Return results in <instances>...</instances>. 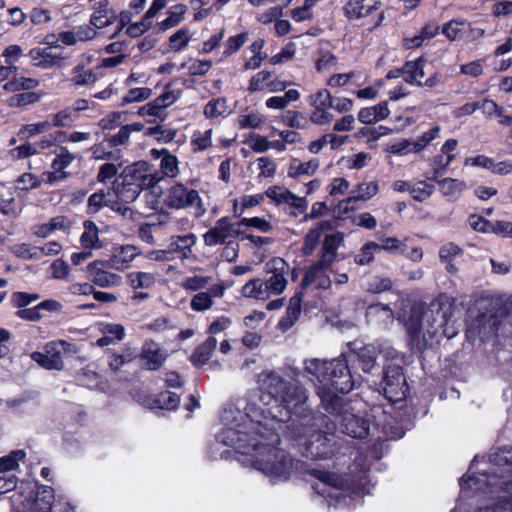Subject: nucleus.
<instances>
[{"label": "nucleus", "instance_id": "obj_18", "mask_svg": "<svg viewBox=\"0 0 512 512\" xmlns=\"http://www.w3.org/2000/svg\"><path fill=\"white\" fill-rule=\"evenodd\" d=\"M225 292V287L222 284L213 285L206 292L196 293L190 301V308L196 312H204L209 310L215 298H222Z\"/></svg>", "mask_w": 512, "mask_h": 512}, {"label": "nucleus", "instance_id": "obj_15", "mask_svg": "<svg viewBox=\"0 0 512 512\" xmlns=\"http://www.w3.org/2000/svg\"><path fill=\"white\" fill-rule=\"evenodd\" d=\"M105 267H108L107 261H94L89 263L87 266V272L92 282L102 288H111L120 286L122 283V277L113 272L107 271Z\"/></svg>", "mask_w": 512, "mask_h": 512}, {"label": "nucleus", "instance_id": "obj_19", "mask_svg": "<svg viewBox=\"0 0 512 512\" xmlns=\"http://www.w3.org/2000/svg\"><path fill=\"white\" fill-rule=\"evenodd\" d=\"M331 264H324L322 260L319 259L315 264H313L302 280V284L304 286H308L311 284H315L317 288L327 289L331 286V280L327 275V270L329 269Z\"/></svg>", "mask_w": 512, "mask_h": 512}, {"label": "nucleus", "instance_id": "obj_45", "mask_svg": "<svg viewBox=\"0 0 512 512\" xmlns=\"http://www.w3.org/2000/svg\"><path fill=\"white\" fill-rule=\"evenodd\" d=\"M39 85V81L34 78L19 77L13 78L11 81L3 85L4 90L8 92H16L21 90H32Z\"/></svg>", "mask_w": 512, "mask_h": 512}, {"label": "nucleus", "instance_id": "obj_30", "mask_svg": "<svg viewBox=\"0 0 512 512\" xmlns=\"http://www.w3.org/2000/svg\"><path fill=\"white\" fill-rule=\"evenodd\" d=\"M439 190L442 195L451 200H456L460 197L463 191L467 189V184L463 180L455 178L437 179Z\"/></svg>", "mask_w": 512, "mask_h": 512}, {"label": "nucleus", "instance_id": "obj_14", "mask_svg": "<svg viewBox=\"0 0 512 512\" xmlns=\"http://www.w3.org/2000/svg\"><path fill=\"white\" fill-rule=\"evenodd\" d=\"M169 354L167 350L154 340H146L139 354L148 370H158L167 360Z\"/></svg>", "mask_w": 512, "mask_h": 512}, {"label": "nucleus", "instance_id": "obj_35", "mask_svg": "<svg viewBox=\"0 0 512 512\" xmlns=\"http://www.w3.org/2000/svg\"><path fill=\"white\" fill-rule=\"evenodd\" d=\"M206 118L225 117L231 113V108L228 101L224 97H219L210 100L204 107L203 111Z\"/></svg>", "mask_w": 512, "mask_h": 512}, {"label": "nucleus", "instance_id": "obj_53", "mask_svg": "<svg viewBox=\"0 0 512 512\" xmlns=\"http://www.w3.org/2000/svg\"><path fill=\"white\" fill-rule=\"evenodd\" d=\"M332 95L327 89H319L308 96L307 102L311 107H332Z\"/></svg>", "mask_w": 512, "mask_h": 512}, {"label": "nucleus", "instance_id": "obj_1", "mask_svg": "<svg viewBox=\"0 0 512 512\" xmlns=\"http://www.w3.org/2000/svg\"><path fill=\"white\" fill-rule=\"evenodd\" d=\"M260 388L267 392L259 401L246 405L245 412L232 407L223 412L226 427L217 440L246 455L244 463L271 478L287 480L294 468L290 455L277 447V431L292 415L298 417L291 425L294 439L303 441L312 458L327 459L334 454L328 435L336 430L333 421L323 414L308 411L307 390L297 383L285 380L275 372L258 375Z\"/></svg>", "mask_w": 512, "mask_h": 512}, {"label": "nucleus", "instance_id": "obj_4", "mask_svg": "<svg viewBox=\"0 0 512 512\" xmlns=\"http://www.w3.org/2000/svg\"><path fill=\"white\" fill-rule=\"evenodd\" d=\"M265 269L270 276L266 279L249 280L241 289L243 297L267 301L285 291L288 285V263L282 258H274L266 263Z\"/></svg>", "mask_w": 512, "mask_h": 512}, {"label": "nucleus", "instance_id": "obj_44", "mask_svg": "<svg viewBox=\"0 0 512 512\" xmlns=\"http://www.w3.org/2000/svg\"><path fill=\"white\" fill-rule=\"evenodd\" d=\"M99 9L91 16L90 23L96 28H103L113 23V16L109 15L106 6L108 1L104 0L98 3Z\"/></svg>", "mask_w": 512, "mask_h": 512}, {"label": "nucleus", "instance_id": "obj_62", "mask_svg": "<svg viewBox=\"0 0 512 512\" xmlns=\"http://www.w3.org/2000/svg\"><path fill=\"white\" fill-rule=\"evenodd\" d=\"M191 34L188 29L182 28L175 32L169 39L171 48L174 51H180L186 47L190 41Z\"/></svg>", "mask_w": 512, "mask_h": 512}, {"label": "nucleus", "instance_id": "obj_40", "mask_svg": "<svg viewBox=\"0 0 512 512\" xmlns=\"http://www.w3.org/2000/svg\"><path fill=\"white\" fill-rule=\"evenodd\" d=\"M439 31V25L437 23L426 24L419 35L406 38L405 46L409 49L417 48L422 45L425 39L434 37Z\"/></svg>", "mask_w": 512, "mask_h": 512}, {"label": "nucleus", "instance_id": "obj_34", "mask_svg": "<svg viewBox=\"0 0 512 512\" xmlns=\"http://www.w3.org/2000/svg\"><path fill=\"white\" fill-rule=\"evenodd\" d=\"M366 316L370 321H375L383 325H388L394 320V314L391 308L383 304L369 306L366 311Z\"/></svg>", "mask_w": 512, "mask_h": 512}, {"label": "nucleus", "instance_id": "obj_7", "mask_svg": "<svg viewBox=\"0 0 512 512\" xmlns=\"http://www.w3.org/2000/svg\"><path fill=\"white\" fill-rule=\"evenodd\" d=\"M120 178L126 185H137L139 188L149 189L162 180V175L157 171H152L148 162L138 161L126 166L122 170Z\"/></svg>", "mask_w": 512, "mask_h": 512}, {"label": "nucleus", "instance_id": "obj_21", "mask_svg": "<svg viewBox=\"0 0 512 512\" xmlns=\"http://www.w3.org/2000/svg\"><path fill=\"white\" fill-rule=\"evenodd\" d=\"M196 239V235L193 233L173 236L168 247L174 257L177 254L181 259H188L191 256L192 247L195 245Z\"/></svg>", "mask_w": 512, "mask_h": 512}, {"label": "nucleus", "instance_id": "obj_50", "mask_svg": "<svg viewBox=\"0 0 512 512\" xmlns=\"http://www.w3.org/2000/svg\"><path fill=\"white\" fill-rule=\"evenodd\" d=\"M109 192L103 190L93 193L88 198V211L89 213H98L103 207L109 206L111 200L108 199Z\"/></svg>", "mask_w": 512, "mask_h": 512}, {"label": "nucleus", "instance_id": "obj_29", "mask_svg": "<svg viewBox=\"0 0 512 512\" xmlns=\"http://www.w3.org/2000/svg\"><path fill=\"white\" fill-rule=\"evenodd\" d=\"M320 167V161L317 158L310 159L306 162L293 160L289 165L287 174L291 178H300L302 176H313Z\"/></svg>", "mask_w": 512, "mask_h": 512}, {"label": "nucleus", "instance_id": "obj_9", "mask_svg": "<svg viewBox=\"0 0 512 512\" xmlns=\"http://www.w3.org/2000/svg\"><path fill=\"white\" fill-rule=\"evenodd\" d=\"M54 490L50 486H39L37 491H29L25 496L19 493L18 512H51Z\"/></svg>", "mask_w": 512, "mask_h": 512}, {"label": "nucleus", "instance_id": "obj_20", "mask_svg": "<svg viewBox=\"0 0 512 512\" xmlns=\"http://www.w3.org/2000/svg\"><path fill=\"white\" fill-rule=\"evenodd\" d=\"M334 228V222L331 220L321 221L315 224L304 237L302 252L304 255H311L319 243L321 235Z\"/></svg>", "mask_w": 512, "mask_h": 512}, {"label": "nucleus", "instance_id": "obj_58", "mask_svg": "<svg viewBox=\"0 0 512 512\" xmlns=\"http://www.w3.org/2000/svg\"><path fill=\"white\" fill-rule=\"evenodd\" d=\"M75 156L71 154L67 148L62 147L60 149V153L56 156V158L52 162V168L56 172H66L65 169L71 165L74 161Z\"/></svg>", "mask_w": 512, "mask_h": 512}, {"label": "nucleus", "instance_id": "obj_24", "mask_svg": "<svg viewBox=\"0 0 512 512\" xmlns=\"http://www.w3.org/2000/svg\"><path fill=\"white\" fill-rule=\"evenodd\" d=\"M344 241L342 233L326 235L320 250V259L324 264H332L336 258L337 250Z\"/></svg>", "mask_w": 512, "mask_h": 512}, {"label": "nucleus", "instance_id": "obj_13", "mask_svg": "<svg viewBox=\"0 0 512 512\" xmlns=\"http://www.w3.org/2000/svg\"><path fill=\"white\" fill-rule=\"evenodd\" d=\"M140 254L141 250L135 245H115L112 247L107 265L116 271H125Z\"/></svg>", "mask_w": 512, "mask_h": 512}, {"label": "nucleus", "instance_id": "obj_23", "mask_svg": "<svg viewBox=\"0 0 512 512\" xmlns=\"http://www.w3.org/2000/svg\"><path fill=\"white\" fill-rule=\"evenodd\" d=\"M390 114L387 101L377 105L362 108L358 113V120L363 124H374L386 119Z\"/></svg>", "mask_w": 512, "mask_h": 512}, {"label": "nucleus", "instance_id": "obj_28", "mask_svg": "<svg viewBox=\"0 0 512 512\" xmlns=\"http://www.w3.org/2000/svg\"><path fill=\"white\" fill-rule=\"evenodd\" d=\"M31 359L41 367L48 370H62L64 363L60 350H54L51 353L33 352Z\"/></svg>", "mask_w": 512, "mask_h": 512}, {"label": "nucleus", "instance_id": "obj_16", "mask_svg": "<svg viewBox=\"0 0 512 512\" xmlns=\"http://www.w3.org/2000/svg\"><path fill=\"white\" fill-rule=\"evenodd\" d=\"M354 353L358 358L360 366L365 373H369L375 367L376 359L378 354L385 353L386 357L393 358L395 356V350L388 347L382 349L381 345L368 344L359 348H354Z\"/></svg>", "mask_w": 512, "mask_h": 512}, {"label": "nucleus", "instance_id": "obj_57", "mask_svg": "<svg viewBox=\"0 0 512 512\" xmlns=\"http://www.w3.org/2000/svg\"><path fill=\"white\" fill-rule=\"evenodd\" d=\"M434 192V186L426 181H419L410 189V194L416 201L428 199Z\"/></svg>", "mask_w": 512, "mask_h": 512}, {"label": "nucleus", "instance_id": "obj_55", "mask_svg": "<svg viewBox=\"0 0 512 512\" xmlns=\"http://www.w3.org/2000/svg\"><path fill=\"white\" fill-rule=\"evenodd\" d=\"M123 161L120 159L116 162L104 163L100 166L97 174V181L99 183H105L107 180L114 177L118 170L122 167Z\"/></svg>", "mask_w": 512, "mask_h": 512}, {"label": "nucleus", "instance_id": "obj_27", "mask_svg": "<svg viewBox=\"0 0 512 512\" xmlns=\"http://www.w3.org/2000/svg\"><path fill=\"white\" fill-rule=\"evenodd\" d=\"M327 366H330V361L327 362L317 358L308 359L304 362V371L314 377L321 384L320 387H325L329 373Z\"/></svg>", "mask_w": 512, "mask_h": 512}, {"label": "nucleus", "instance_id": "obj_54", "mask_svg": "<svg viewBox=\"0 0 512 512\" xmlns=\"http://www.w3.org/2000/svg\"><path fill=\"white\" fill-rule=\"evenodd\" d=\"M379 251L378 244L375 242L366 243L355 255L354 261L358 265H367L374 260V254Z\"/></svg>", "mask_w": 512, "mask_h": 512}, {"label": "nucleus", "instance_id": "obj_25", "mask_svg": "<svg viewBox=\"0 0 512 512\" xmlns=\"http://www.w3.org/2000/svg\"><path fill=\"white\" fill-rule=\"evenodd\" d=\"M151 153L155 158H161L160 171L158 172L162 175V178L164 176L174 178L178 175V160L175 155L170 154L166 149H153Z\"/></svg>", "mask_w": 512, "mask_h": 512}, {"label": "nucleus", "instance_id": "obj_12", "mask_svg": "<svg viewBox=\"0 0 512 512\" xmlns=\"http://www.w3.org/2000/svg\"><path fill=\"white\" fill-rule=\"evenodd\" d=\"M330 413L341 416L340 427L344 434L359 439L365 438L368 435L369 422L351 412L344 402L338 411Z\"/></svg>", "mask_w": 512, "mask_h": 512}, {"label": "nucleus", "instance_id": "obj_49", "mask_svg": "<svg viewBox=\"0 0 512 512\" xmlns=\"http://www.w3.org/2000/svg\"><path fill=\"white\" fill-rule=\"evenodd\" d=\"M270 78L272 74L269 71L262 70L256 73L249 81L248 91L254 93L268 89Z\"/></svg>", "mask_w": 512, "mask_h": 512}, {"label": "nucleus", "instance_id": "obj_59", "mask_svg": "<svg viewBox=\"0 0 512 512\" xmlns=\"http://www.w3.org/2000/svg\"><path fill=\"white\" fill-rule=\"evenodd\" d=\"M211 282L208 276H191L183 280L182 287L187 291H199L206 288Z\"/></svg>", "mask_w": 512, "mask_h": 512}, {"label": "nucleus", "instance_id": "obj_38", "mask_svg": "<svg viewBox=\"0 0 512 512\" xmlns=\"http://www.w3.org/2000/svg\"><path fill=\"white\" fill-rule=\"evenodd\" d=\"M301 314V297L296 294L290 298L287 307L286 316L280 321V325L285 329H289L298 320Z\"/></svg>", "mask_w": 512, "mask_h": 512}, {"label": "nucleus", "instance_id": "obj_37", "mask_svg": "<svg viewBox=\"0 0 512 512\" xmlns=\"http://www.w3.org/2000/svg\"><path fill=\"white\" fill-rule=\"evenodd\" d=\"M127 280L133 289H149L156 283V275L150 272H131Z\"/></svg>", "mask_w": 512, "mask_h": 512}, {"label": "nucleus", "instance_id": "obj_26", "mask_svg": "<svg viewBox=\"0 0 512 512\" xmlns=\"http://www.w3.org/2000/svg\"><path fill=\"white\" fill-rule=\"evenodd\" d=\"M424 65L425 61L421 58L406 62L401 68L405 82L412 85L422 86V79L425 76Z\"/></svg>", "mask_w": 512, "mask_h": 512}, {"label": "nucleus", "instance_id": "obj_6", "mask_svg": "<svg viewBox=\"0 0 512 512\" xmlns=\"http://www.w3.org/2000/svg\"><path fill=\"white\" fill-rule=\"evenodd\" d=\"M313 475L319 479L323 488L319 490L315 487L317 492L328 500L329 504L335 501V506H341L342 502H347V496L344 493L345 488L348 487L349 481L342 476L321 470H314Z\"/></svg>", "mask_w": 512, "mask_h": 512}, {"label": "nucleus", "instance_id": "obj_31", "mask_svg": "<svg viewBox=\"0 0 512 512\" xmlns=\"http://www.w3.org/2000/svg\"><path fill=\"white\" fill-rule=\"evenodd\" d=\"M496 317L480 315L467 330L468 337L480 336L484 338L494 331Z\"/></svg>", "mask_w": 512, "mask_h": 512}, {"label": "nucleus", "instance_id": "obj_41", "mask_svg": "<svg viewBox=\"0 0 512 512\" xmlns=\"http://www.w3.org/2000/svg\"><path fill=\"white\" fill-rule=\"evenodd\" d=\"M26 456L24 450H15L11 452L9 455L0 458V474L10 475V472H13L18 469L19 461L23 460Z\"/></svg>", "mask_w": 512, "mask_h": 512}, {"label": "nucleus", "instance_id": "obj_63", "mask_svg": "<svg viewBox=\"0 0 512 512\" xmlns=\"http://www.w3.org/2000/svg\"><path fill=\"white\" fill-rule=\"evenodd\" d=\"M286 204L289 206V214L297 217L307 210L308 202L305 197H299L295 194H291Z\"/></svg>", "mask_w": 512, "mask_h": 512}, {"label": "nucleus", "instance_id": "obj_56", "mask_svg": "<svg viewBox=\"0 0 512 512\" xmlns=\"http://www.w3.org/2000/svg\"><path fill=\"white\" fill-rule=\"evenodd\" d=\"M179 404V396L174 392H162L158 395L153 407L175 409Z\"/></svg>", "mask_w": 512, "mask_h": 512}, {"label": "nucleus", "instance_id": "obj_43", "mask_svg": "<svg viewBox=\"0 0 512 512\" xmlns=\"http://www.w3.org/2000/svg\"><path fill=\"white\" fill-rule=\"evenodd\" d=\"M455 155H436L431 159L432 176L427 177L429 180L437 181L438 177L443 175L454 160Z\"/></svg>", "mask_w": 512, "mask_h": 512}, {"label": "nucleus", "instance_id": "obj_22", "mask_svg": "<svg viewBox=\"0 0 512 512\" xmlns=\"http://www.w3.org/2000/svg\"><path fill=\"white\" fill-rule=\"evenodd\" d=\"M29 57L34 66L42 69L61 66L60 61L64 59L60 55L52 54L49 48H33L29 52Z\"/></svg>", "mask_w": 512, "mask_h": 512}, {"label": "nucleus", "instance_id": "obj_52", "mask_svg": "<svg viewBox=\"0 0 512 512\" xmlns=\"http://www.w3.org/2000/svg\"><path fill=\"white\" fill-rule=\"evenodd\" d=\"M75 110L67 108L53 114L49 117L51 127H66L69 126L75 119Z\"/></svg>", "mask_w": 512, "mask_h": 512}, {"label": "nucleus", "instance_id": "obj_46", "mask_svg": "<svg viewBox=\"0 0 512 512\" xmlns=\"http://www.w3.org/2000/svg\"><path fill=\"white\" fill-rule=\"evenodd\" d=\"M465 20H451L442 28V33L451 41L461 39L465 34Z\"/></svg>", "mask_w": 512, "mask_h": 512}, {"label": "nucleus", "instance_id": "obj_64", "mask_svg": "<svg viewBox=\"0 0 512 512\" xmlns=\"http://www.w3.org/2000/svg\"><path fill=\"white\" fill-rule=\"evenodd\" d=\"M313 111L309 117V120L316 125H327L331 123L333 116L328 111L330 108L328 107H312Z\"/></svg>", "mask_w": 512, "mask_h": 512}, {"label": "nucleus", "instance_id": "obj_8", "mask_svg": "<svg viewBox=\"0 0 512 512\" xmlns=\"http://www.w3.org/2000/svg\"><path fill=\"white\" fill-rule=\"evenodd\" d=\"M382 390L385 398L390 402H399L405 399L408 385L399 365H389L385 368Z\"/></svg>", "mask_w": 512, "mask_h": 512}, {"label": "nucleus", "instance_id": "obj_17", "mask_svg": "<svg viewBox=\"0 0 512 512\" xmlns=\"http://www.w3.org/2000/svg\"><path fill=\"white\" fill-rule=\"evenodd\" d=\"M380 4V0H349L343 7V13L349 20H358L378 10Z\"/></svg>", "mask_w": 512, "mask_h": 512}, {"label": "nucleus", "instance_id": "obj_61", "mask_svg": "<svg viewBox=\"0 0 512 512\" xmlns=\"http://www.w3.org/2000/svg\"><path fill=\"white\" fill-rule=\"evenodd\" d=\"M479 110H482L486 118L502 117L504 113L503 107L499 106L491 99L485 98L479 101Z\"/></svg>", "mask_w": 512, "mask_h": 512}, {"label": "nucleus", "instance_id": "obj_32", "mask_svg": "<svg viewBox=\"0 0 512 512\" xmlns=\"http://www.w3.org/2000/svg\"><path fill=\"white\" fill-rule=\"evenodd\" d=\"M84 231L80 237V243L85 249H100L102 242L99 238V230L93 221L87 220L83 224Z\"/></svg>", "mask_w": 512, "mask_h": 512}, {"label": "nucleus", "instance_id": "obj_3", "mask_svg": "<svg viewBox=\"0 0 512 512\" xmlns=\"http://www.w3.org/2000/svg\"><path fill=\"white\" fill-rule=\"evenodd\" d=\"M328 373V380L325 387H318L317 394L321 399V404L327 412H336L343 405V397L336 394L348 393L355 387L353 379L348 368V362L344 355L331 360Z\"/></svg>", "mask_w": 512, "mask_h": 512}, {"label": "nucleus", "instance_id": "obj_36", "mask_svg": "<svg viewBox=\"0 0 512 512\" xmlns=\"http://www.w3.org/2000/svg\"><path fill=\"white\" fill-rule=\"evenodd\" d=\"M97 79L96 74L92 69H85L84 64H77L71 70V79L73 85L80 86H89L95 83Z\"/></svg>", "mask_w": 512, "mask_h": 512}, {"label": "nucleus", "instance_id": "obj_5", "mask_svg": "<svg viewBox=\"0 0 512 512\" xmlns=\"http://www.w3.org/2000/svg\"><path fill=\"white\" fill-rule=\"evenodd\" d=\"M503 477L505 476H499L496 471L491 475L480 473L468 479L461 478L460 485L463 489L484 493H494V488L499 486L502 494L493 498L489 504L480 507L478 512H512V494L506 490L508 483L500 481Z\"/></svg>", "mask_w": 512, "mask_h": 512}, {"label": "nucleus", "instance_id": "obj_10", "mask_svg": "<svg viewBox=\"0 0 512 512\" xmlns=\"http://www.w3.org/2000/svg\"><path fill=\"white\" fill-rule=\"evenodd\" d=\"M165 202L169 207L175 209L194 206L197 216H202L206 211L199 193L193 189L189 190L182 184H175L169 189Z\"/></svg>", "mask_w": 512, "mask_h": 512}, {"label": "nucleus", "instance_id": "obj_51", "mask_svg": "<svg viewBox=\"0 0 512 512\" xmlns=\"http://www.w3.org/2000/svg\"><path fill=\"white\" fill-rule=\"evenodd\" d=\"M11 251L15 256L25 260L40 259V250L32 244H16L11 248Z\"/></svg>", "mask_w": 512, "mask_h": 512}, {"label": "nucleus", "instance_id": "obj_47", "mask_svg": "<svg viewBox=\"0 0 512 512\" xmlns=\"http://www.w3.org/2000/svg\"><path fill=\"white\" fill-rule=\"evenodd\" d=\"M213 130L207 129L205 131H196L191 139L193 151H204L212 146Z\"/></svg>", "mask_w": 512, "mask_h": 512}, {"label": "nucleus", "instance_id": "obj_42", "mask_svg": "<svg viewBox=\"0 0 512 512\" xmlns=\"http://www.w3.org/2000/svg\"><path fill=\"white\" fill-rule=\"evenodd\" d=\"M113 190L120 201L129 203L135 201L143 189L137 185H126L122 182L115 183Z\"/></svg>", "mask_w": 512, "mask_h": 512}, {"label": "nucleus", "instance_id": "obj_33", "mask_svg": "<svg viewBox=\"0 0 512 512\" xmlns=\"http://www.w3.org/2000/svg\"><path fill=\"white\" fill-rule=\"evenodd\" d=\"M217 346V340L214 337H209L204 343L196 348L191 356V362L194 365L202 366L206 364L212 356L213 351Z\"/></svg>", "mask_w": 512, "mask_h": 512}, {"label": "nucleus", "instance_id": "obj_39", "mask_svg": "<svg viewBox=\"0 0 512 512\" xmlns=\"http://www.w3.org/2000/svg\"><path fill=\"white\" fill-rule=\"evenodd\" d=\"M379 191V186L376 182L361 183L357 189L353 191L354 195L344 201L346 205L356 202L358 200L366 201L375 196Z\"/></svg>", "mask_w": 512, "mask_h": 512}, {"label": "nucleus", "instance_id": "obj_11", "mask_svg": "<svg viewBox=\"0 0 512 512\" xmlns=\"http://www.w3.org/2000/svg\"><path fill=\"white\" fill-rule=\"evenodd\" d=\"M240 235L241 231L238 228V224L232 223L229 217H222L203 234V241L206 246L213 247L224 245L232 239L240 238Z\"/></svg>", "mask_w": 512, "mask_h": 512}, {"label": "nucleus", "instance_id": "obj_60", "mask_svg": "<svg viewBox=\"0 0 512 512\" xmlns=\"http://www.w3.org/2000/svg\"><path fill=\"white\" fill-rule=\"evenodd\" d=\"M308 121L304 113L300 111H288L284 117L286 125L295 129L307 128Z\"/></svg>", "mask_w": 512, "mask_h": 512}, {"label": "nucleus", "instance_id": "obj_2", "mask_svg": "<svg viewBox=\"0 0 512 512\" xmlns=\"http://www.w3.org/2000/svg\"><path fill=\"white\" fill-rule=\"evenodd\" d=\"M452 306L447 297H440L429 306L414 304L402 321L412 341L425 346L448 322Z\"/></svg>", "mask_w": 512, "mask_h": 512}, {"label": "nucleus", "instance_id": "obj_48", "mask_svg": "<svg viewBox=\"0 0 512 512\" xmlns=\"http://www.w3.org/2000/svg\"><path fill=\"white\" fill-rule=\"evenodd\" d=\"M52 129L50 125V120H44L38 123H32L22 126L19 130L18 136L21 139L30 138L38 134L45 133Z\"/></svg>", "mask_w": 512, "mask_h": 512}]
</instances>
